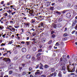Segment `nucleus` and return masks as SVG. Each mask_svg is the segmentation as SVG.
<instances>
[{
    "label": "nucleus",
    "mask_w": 77,
    "mask_h": 77,
    "mask_svg": "<svg viewBox=\"0 0 77 77\" xmlns=\"http://www.w3.org/2000/svg\"><path fill=\"white\" fill-rule=\"evenodd\" d=\"M58 76L59 77H62V72L61 71H60L58 75Z\"/></svg>",
    "instance_id": "9"
},
{
    "label": "nucleus",
    "mask_w": 77,
    "mask_h": 77,
    "mask_svg": "<svg viewBox=\"0 0 77 77\" xmlns=\"http://www.w3.org/2000/svg\"><path fill=\"white\" fill-rule=\"evenodd\" d=\"M26 45H30V41L26 42Z\"/></svg>",
    "instance_id": "11"
},
{
    "label": "nucleus",
    "mask_w": 77,
    "mask_h": 77,
    "mask_svg": "<svg viewBox=\"0 0 77 77\" xmlns=\"http://www.w3.org/2000/svg\"><path fill=\"white\" fill-rule=\"evenodd\" d=\"M4 1H2L1 2V4H2V5H4Z\"/></svg>",
    "instance_id": "51"
},
{
    "label": "nucleus",
    "mask_w": 77,
    "mask_h": 77,
    "mask_svg": "<svg viewBox=\"0 0 77 77\" xmlns=\"http://www.w3.org/2000/svg\"><path fill=\"white\" fill-rule=\"evenodd\" d=\"M26 57L28 60H29V59H30V57H31V55L29 54L27 55Z\"/></svg>",
    "instance_id": "10"
},
{
    "label": "nucleus",
    "mask_w": 77,
    "mask_h": 77,
    "mask_svg": "<svg viewBox=\"0 0 77 77\" xmlns=\"http://www.w3.org/2000/svg\"><path fill=\"white\" fill-rule=\"evenodd\" d=\"M46 3L47 4V6H49L50 5V3L49 2H47Z\"/></svg>",
    "instance_id": "12"
},
{
    "label": "nucleus",
    "mask_w": 77,
    "mask_h": 77,
    "mask_svg": "<svg viewBox=\"0 0 77 77\" xmlns=\"http://www.w3.org/2000/svg\"><path fill=\"white\" fill-rule=\"evenodd\" d=\"M5 35H6V34H5L4 35H2V37H3L4 38H5Z\"/></svg>",
    "instance_id": "38"
},
{
    "label": "nucleus",
    "mask_w": 77,
    "mask_h": 77,
    "mask_svg": "<svg viewBox=\"0 0 77 77\" xmlns=\"http://www.w3.org/2000/svg\"><path fill=\"white\" fill-rule=\"evenodd\" d=\"M45 68H48V66L47 65H45Z\"/></svg>",
    "instance_id": "35"
},
{
    "label": "nucleus",
    "mask_w": 77,
    "mask_h": 77,
    "mask_svg": "<svg viewBox=\"0 0 77 77\" xmlns=\"http://www.w3.org/2000/svg\"><path fill=\"white\" fill-rule=\"evenodd\" d=\"M67 69L68 72H71L70 70L69 69V66H67Z\"/></svg>",
    "instance_id": "13"
},
{
    "label": "nucleus",
    "mask_w": 77,
    "mask_h": 77,
    "mask_svg": "<svg viewBox=\"0 0 77 77\" xmlns=\"http://www.w3.org/2000/svg\"><path fill=\"white\" fill-rule=\"evenodd\" d=\"M75 30H73V31H72V34H74V33H75Z\"/></svg>",
    "instance_id": "41"
},
{
    "label": "nucleus",
    "mask_w": 77,
    "mask_h": 77,
    "mask_svg": "<svg viewBox=\"0 0 77 77\" xmlns=\"http://www.w3.org/2000/svg\"><path fill=\"white\" fill-rule=\"evenodd\" d=\"M41 54H41V53H38L37 55H38V56H40L41 55Z\"/></svg>",
    "instance_id": "48"
},
{
    "label": "nucleus",
    "mask_w": 77,
    "mask_h": 77,
    "mask_svg": "<svg viewBox=\"0 0 77 77\" xmlns=\"http://www.w3.org/2000/svg\"><path fill=\"white\" fill-rule=\"evenodd\" d=\"M74 71H75V68H73V69H72V71L70 72H74Z\"/></svg>",
    "instance_id": "30"
},
{
    "label": "nucleus",
    "mask_w": 77,
    "mask_h": 77,
    "mask_svg": "<svg viewBox=\"0 0 77 77\" xmlns=\"http://www.w3.org/2000/svg\"><path fill=\"white\" fill-rule=\"evenodd\" d=\"M3 60H4L5 62H6V63H8V62L9 63L11 62V59L9 58H5L3 59Z\"/></svg>",
    "instance_id": "2"
},
{
    "label": "nucleus",
    "mask_w": 77,
    "mask_h": 77,
    "mask_svg": "<svg viewBox=\"0 0 77 77\" xmlns=\"http://www.w3.org/2000/svg\"><path fill=\"white\" fill-rule=\"evenodd\" d=\"M66 56L65 55H63V57L64 62H66Z\"/></svg>",
    "instance_id": "7"
},
{
    "label": "nucleus",
    "mask_w": 77,
    "mask_h": 77,
    "mask_svg": "<svg viewBox=\"0 0 77 77\" xmlns=\"http://www.w3.org/2000/svg\"><path fill=\"white\" fill-rule=\"evenodd\" d=\"M62 70H63V71H65V66H63L62 68Z\"/></svg>",
    "instance_id": "21"
},
{
    "label": "nucleus",
    "mask_w": 77,
    "mask_h": 77,
    "mask_svg": "<svg viewBox=\"0 0 77 77\" xmlns=\"http://www.w3.org/2000/svg\"><path fill=\"white\" fill-rule=\"evenodd\" d=\"M4 29L3 26H0V29H1V30H2V29Z\"/></svg>",
    "instance_id": "20"
},
{
    "label": "nucleus",
    "mask_w": 77,
    "mask_h": 77,
    "mask_svg": "<svg viewBox=\"0 0 77 77\" xmlns=\"http://www.w3.org/2000/svg\"><path fill=\"white\" fill-rule=\"evenodd\" d=\"M51 42H52V40H51L48 42V43L49 44H51Z\"/></svg>",
    "instance_id": "25"
},
{
    "label": "nucleus",
    "mask_w": 77,
    "mask_h": 77,
    "mask_svg": "<svg viewBox=\"0 0 77 77\" xmlns=\"http://www.w3.org/2000/svg\"><path fill=\"white\" fill-rule=\"evenodd\" d=\"M41 41L42 42L44 43V42H45V41H46V38H42L41 39Z\"/></svg>",
    "instance_id": "6"
},
{
    "label": "nucleus",
    "mask_w": 77,
    "mask_h": 77,
    "mask_svg": "<svg viewBox=\"0 0 77 77\" xmlns=\"http://www.w3.org/2000/svg\"><path fill=\"white\" fill-rule=\"evenodd\" d=\"M54 33V31H51V34L52 35V34L53 33Z\"/></svg>",
    "instance_id": "62"
},
{
    "label": "nucleus",
    "mask_w": 77,
    "mask_h": 77,
    "mask_svg": "<svg viewBox=\"0 0 77 77\" xmlns=\"http://www.w3.org/2000/svg\"><path fill=\"white\" fill-rule=\"evenodd\" d=\"M9 43L10 44H12V41H11V42H9Z\"/></svg>",
    "instance_id": "60"
},
{
    "label": "nucleus",
    "mask_w": 77,
    "mask_h": 77,
    "mask_svg": "<svg viewBox=\"0 0 77 77\" xmlns=\"http://www.w3.org/2000/svg\"><path fill=\"white\" fill-rule=\"evenodd\" d=\"M31 30H33V32H34V31H35V29H34L33 28H32L31 29Z\"/></svg>",
    "instance_id": "56"
},
{
    "label": "nucleus",
    "mask_w": 77,
    "mask_h": 77,
    "mask_svg": "<svg viewBox=\"0 0 77 77\" xmlns=\"http://www.w3.org/2000/svg\"><path fill=\"white\" fill-rule=\"evenodd\" d=\"M32 60H36V59L35 58V57H32Z\"/></svg>",
    "instance_id": "24"
},
{
    "label": "nucleus",
    "mask_w": 77,
    "mask_h": 77,
    "mask_svg": "<svg viewBox=\"0 0 77 77\" xmlns=\"http://www.w3.org/2000/svg\"><path fill=\"white\" fill-rule=\"evenodd\" d=\"M33 14V11H32L31 13V15H32V16H34V15Z\"/></svg>",
    "instance_id": "36"
},
{
    "label": "nucleus",
    "mask_w": 77,
    "mask_h": 77,
    "mask_svg": "<svg viewBox=\"0 0 77 77\" xmlns=\"http://www.w3.org/2000/svg\"><path fill=\"white\" fill-rule=\"evenodd\" d=\"M23 24L24 26H29V23H24Z\"/></svg>",
    "instance_id": "16"
},
{
    "label": "nucleus",
    "mask_w": 77,
    "mask_h": 77,
    "mask_svg": "<svg viewBox=\"0 0 77 77\" xmlns=\"http://www.w3.org/2000/svg\"><path fill=\"white\" fill-rule=\"evenodd\" d=\"M7 56V55H8V54H7V53H5V54H3V56H5V55Z\"/></svg>",
    "instance_id": "37"
},
{
    "label": "nucleus",
    "mask_w": 77,
    "mask_h": 77,
    "mask_svg": "<svg viewBox=\"0 0 77 77\" xmlns=\"http://www.w3.org/2000/svg\"><path fill=\"white\" fill-rule=\"evenodd\" d=\"M67 39H68L67 38H66V37L64 38H62V40L63 41H66V40H67Z\"/></svg>",
    "instance_id": "18"
},
{
    "label": "nucleus",
    "mask_w": 77,
    "mask_h": 77,
    "mask_svg": "<svg viewBox=\"0 0 77 77\" xmlns=\"http://www.w3.org/2000/svg\"><path fill=\"white\" fill-rule=\"evenodd\" d=\"M19 26H14V27H15V28H16V29H17V28H18V27H19Z\"/></svg>",
    "instance_id": "55"
},
{
    "label": "nucleus",
    "mask_w": 77,
    "mask_h": 77,
    "mask_svg": "<svg viewBox=\"0 0 77 77\" xmlns=\"http://www.w3.org/2000/svg\"><path fill=\"white\" fill-rule=\"evenodd\" d=\"M40 58H41L40 57H38L37 58V60H39L40 59Z\"/></svg>",
    "instance_id": "40"
},
{
    "label": "nucleus",
    "mask_w": 77,
    "mask_h": 77,
    "mask_svg": "<svg viewBox=\"0 0 77 77\" xmlns=\"http://www.w3.org/2000/svg\"><path fill=\"white\" fill-rule=\"evenodd\" d=\"M53 27L54 28H55V29H56V28L57 27V26L56 24L54 25Z\"/></svg>",
    "instance_id": "23"
},
{
    "label": "nucleus",
    "mask_w": 77,
    "mask_h": 77,
    "mask_svg": "<svg viewBox=\"0 0 77 77\" xmlns=\"http://www.w3.org/2000/svg\"><path fill=\"white\" fill-rule=\"evenodd\" d=\"M61 26H62V24L60 23H59L58 24V27H61Z\"/></svg>",
    "instance_id": "31"
},
{
    "label": "nucleus",
    "mask_w": 77,
    "mask_h": 77,
    "mask_svg": "<svg viewBox=\"0 0 77 77\" xmlns=\"http://www.w3.org/2000/svg\"><path fill=\"white\" fill-rule=\"evenodd\" d=\"M42 50L41 49H40L38 50V53H41V52H42Z\"/></svg>",
    "instance_id": "27"
},
{
    "label": "nucleus",
    "mask_w": 77,
    "mask_h": 77,
    "mask_svg": "<svg viewBox=\"0 0 77 77\" xmlns=\"http://www.w3.org/2000/svg\"><path fill=\"white\" fill-rule=\"evenodd\" d=\"M32 50L33 51H36V47H34L32 48Z\"/></svg>",
    "instance_id": "17"
},
{
    "label": "nucleus",
    "mask_w": 77,
    "mask_h": 77,
    "mask_svg": "<svg viewBox=\"0 0 77 77\" xmlns=\"http://www.w3.org/2000/svg\"><path fill=\"white\" fill-rule=\"evenodd\" d=\"M4 77H8V75H5Z\"/></svg>",
    "instance_id": "64"
},
{
    "label": "nucleus",
    "mask_w": 77,
    "mask_h": 77,
    "mask_svg": "<svg viewBox=\"0 0 77 77\" xmlns=\"http://www.w3.org/2000/svg\"><path fill=\"white\" fill-rule=\"evenodd\" d=\"M29 37H27L26 38V40H29Z\"/></svg>",
    "instance_id": "63"
},
{
    "label": "nucleus",
    "mask_w": 77,
    "mask_h": 77,
    "mask_svg": "<svg viewBox=\"0 0 77 77\" xmlns=\"http://www.w3.org/2000/svg\"><path fill=\"white\" fill-rule=\"evenodd\" d=\"M54 37H55V35L53 34L52 35V38H54Z\"/></svg>",
    "instance_id": "49"
},
{
    "label": "nucleus",
    "mask_w": 77,
    "mask_h": 77,
    "mask_svg": "<svg viewBox=\"0 0 77 77\" xmlns=\"http://www.w3.org/2000/svg\"><path fill=\"white\" fill-rule=\"evenodd\" d=\"M21 50L23 53H25L26 51V48H23Z\"/></svg>",
    "instance_id": "8"
},
{
    "label": "nucleus",
    "mask_w": 77,
    "mask_h": 77,
    "mask_svg": "<svg viewBox=\"0 0 77 77\" xmlns=\"http://www.w3.org/2000/svg\"><path fill=\"white\" fill-rule=\"evenodd\" d=\"M56 45H59V43H58V42H57L56 44Z\"/></svg>",
    "instance_id": "59"
},
{
    "label": "nucleus",
    "mask_w": 77,
    "mask_h": 77,
    "mask_svg": "<svg viewBox=\"0 0 77 77\" xmlns=\"http://www.w3.org/2000/svg\"><path fill=\"white\" fill-rule=\"evenodd\" d=\"M40 74V72H35V75H37L38 74Z\"/></svg>",
    "instance_id": "14"
},
{
    "label": "nucleus",
    "mask_w": 77,
    "mask_h": 77,
    "mask_svg": "<svg viewBox=\"0 0 77 77\" xmlns=\"http://www.w3.org/2000/svg\"><path fill=\"white\" fill-rule=\"evenodd\" d=\"M64 36H68V34L66 33H65L63 35Z\"/></svg>",
    "instance_id": "29"
},
{
    "label": "nucleus",
    "mask_w": 77,
    "mask_h": 77,
    "mask_svg": "<svg viewBox=\"0 0 77 77\" xmlns=\"http://www.w3.org/2000/svg\"><path fill=\"white\" fill-rule=\"evenodd\" d=\"M21 43L22 44H25V42L24 41H22L21 42Z\"/></svg>",
    "instance_id": "43"
},
{
    "label": "nucleus",
    "mask_w": 77,
    "mask_h": 77,
    "mask_svg": "<svg viewBox=\"0 0 77 77\" xmlns=\"http://www.w3.org/2000/svg\"><path fill=\"white\" fill-rule=\"evenodd\" d=\"M9 74H12V71H10L9 72Z\"/></svg>",
    "instance_id": "39"
},
{
    "label": "nucleus",
    "mask_w": 77,
    "mask_h": 77,
    "mask_svg": "<svg viewBox=\"0 0 77 77\" xmlns=\"http://www.w3.org/2000/svg\"><path fill=\"white\" fill-rule=\"evenodd\" d=\"M75 30H77V24L76 25V26L75 27Z\"/></svg>",
    "instance_id": "42"
},
{
    "label": "nucleus",
    "mask_w": 77,
    "mask_h": 77,
    "mask_svg": "<svg viewBox=\"0 0 77 77\" xmlns=\"http://www.w3.org/2000/svg\"><path fill=\"white\" fill-rule=\"evenodd\" d=\"M38 27L39 28H42V27H44V24L42 22H41L39 24V26H38Z\"/></svg>",
    "instance_id": "1"
},
{
    "label": "nucleus",
    "mask_w": 77,
    "mask_h": 77,
    "mask_svg": "<svg viewBox=\"0 0 77 77\" xmlns=\"http://www.w3.org/2000/svg\"><path fill=\"white\" fill-rule=\"evenodd\" d=\"M50 75L49 76V77H51L53 76L54 74L52 73V74H50Z\"/></svg>",
    "instance_id": "28"
},
{
    "label": "nucleus",
    "mask_w": 77,
    "mask_h": 77,
    "mask_svg": "<svg viewBox=\"0 0 77 77\" xmlns=\"http://www.w3.org/2000/svg\"><path fill=\"white\" fill-rule=\"evenodd\" d=\"M75 23H73L72 24V27H74V26H75Z\"/></svg>",
    "instance_id": "46"
},
{
    "label": "nucleus",
    "mask_w": 77,
    "mask_h": 77,
    "mask_svg": "<svg viewBox=\"0 0 77 77\" xmlns=\"http://www.w3.org/2000/svg\"><path fill=\"white\" fill-rule=\"evenodd\" d=\"M66 12V10H64V11L61 12V13H60V12H59L58 11H57L55 12V13L57 14H58L59 15H60L62 13L63 14H65Z\"/></svg>",
    "instance_id": "3"
},
{
    "label": "nucleus",
    "mask_w": 77,
    "mask_h": 77,
    "mask_svg": "<svg viewBox=\"0 0 77 77\" xmlns=\"http://www.w3.org/2000/svg\"><path fill=\"white\" fill-rule=\"evenodd\" d=\"M26 72H23V75H26Z\"/></svg>",
    "instance_id": "47"
},
{
    "label": "nucleus",
    "mask_w": 77,
    "mask_h": 77,
    "mask_svg": "<svg viewBox=\"0 0 77 77\" xmlns=\"http://www.w3.org/2000/svg\"><path fill=\"white\" fill-rule=\"evenodd\" d=\"M32 69V67H29V71H31Z\"/></svg>",
    "instance_id": "50"
},
{
    "label": "nucleus",
    "mask_w": 77,
    "mask_h": 77,
    "mask_svg": "<svg viewBox=\"0 0 77 77\" xmlns=\"http://www.w3.org/2000/svg\"><path fill=\"white\" fill-rule=\"evenodd\" d=\"M54 9V7H51L50 8V10H52V11H53Z\"/></svg>",
    "instance_id": "32"
},
{
    "label": "nucleus",
    "mask_w": 77,
    "mask_h": 77,
    "mask_svg": "<svg viewBox=\"0 0 77 77\" xmlns=\"http://www.w3.org/2000/svg\"><path fill=\"white\" fill-rule=\"evenodd\" d=\"M41 77H46V75H41Z\"/></svg>",
    "instance_id": "34"
},
{
    "label": "nucleus",
    "mask_w": 77,
    "mask_h": 77,
    "mask_svg": "<svg viewBox=\"0 0 77 77\" xmlns=\"http://www.w3.org/2000/svg\"><path fill=\"white\" fill-rule=\"evenodd\" d=\"M38 20L39 21H42L44 19V18H42V16H38Z\"/></svg>",
    "instance_id": "4"
},
{
    "label": "nucleus",
    "mask_w": 77,
    "mask_h": 77,
    "mask_svg": "<svg viewBox=\"0 0 77 77\" xmlns=\"http://www.w3.org/2000/svg\"><path fill=\"white\" fill-rule=\"evenodd\" d=\"M31 21L32 23H35V19H32Z\"/></svg>",
    "instance_id": "15"
},
{
    "label": "nucleus",
    "mask_w": 77,
    "mask_h": 77,
    "mask_svg": "<svg viewBox=\"0 0 77 77\" xmlns=\"http://www.w3.org/2000/svg\"><path fill=\"white\" fill-rule=\"evenodd\" d=\"M3 45H5V44L4 43H2L1 45V46H3Z\"/></svg>",
    "instance_id": "52"
},
{
    "label": "nucleus",
    "mask_w": 77,
    "mask_h": 77,
    "mask_svg": "<svg viewBox=\"0 0 77 77\" xmlns=\"http://www.w3.org/2000/svg\"><path fill=\"white\" fill-rule=\"evenodd\" d=\"M26 33H27L28 35H31V34H32V33H30V32L29 31H27Z\"/></svg>",
    "instance_id": "26"
},
{
    "label": "nucleus",
    "mask_w": 77,
    "mask_h": 77,
    "mask_svg": "<svg viewBox=\"0 0 77 77\" xmlns=\"http://www.w3.org/2000/svg\"><path fill=\"white\" fill-rule=\"evenodd\" d=\"M19 68L20 69V70H21V69H23L22 67H19Z\"/></svg>",
    "instance_id": "53"
},
{
    "label": "nucleus",
    "mask_w": 77,
    "mask_h": 77,
    "mask_svg": "<svg viewBox=\"0 0 77 77\" xmlns=\"http://www.w3.org/2000/svg\"><path fill=\"white\" fill-rule=\"evenodd\" d=\"M11 64H10V66H9V68H11V67H11Z\"/></svg>",
    "instance_id": "61"
},
{
    "label": "nucleus",
    "mask_w": 77,
    "mask_h": 77,
    "mask_svg": "<svg viewBox=\"0 0 77 77\" xmlns=\"http://www.w3.org/2000/svg\"><path fill=\"white\" fill-rule=\"evenodd\" d=\"M1 75H3V74H4V73H3V72H1Z\"/></svg>",
    "instance_id": "44"
},
{
    "label": "nucleus",
    "mask_w": 77,
    "mask_h": 77,
    "mask_svg": "<svg viewBox=\"0 0 77 77\" xmlns=\"http://www.w3.org/2000/svg\"><path fill=\"white\" fill-rule=\"evenodd\" d=\"M51 46H49L48 47L49 50H51Z\"/></svg>",
    "instance_id": "33"
},
{
    "label": "nucleus",
    "mask_w": 77,
    "mask_h": 77,
    "mask_svg": "<svg viewBox=\"0 0 77 77\" xmlns=\"http://www.w3.org/2000/svg\"><path fill=\"white\" fill-rule=\"evenodd\" d=\"M66 16L67 18H69L71 16V14L70 13H67L66 15Z\"/></svg>",
    "instance_id": "5"
},
{
    "label": "nucleus",
    "mask_w": 77,
    "mask_h": 77,
    "mask_svg": "<svg viewBox=\"0 0 77 77\" xmlns=\"http://www.w3.org/2000/svg\"><path fill=\"white\" fill-rule=\"evenodd\" d=\"M36 40V39L35 38H33L32 39V41H35Z\"/></svg>",
    "instance_id": "57"
},
{
    "label": "nucleus",
    "mask_w": 77,
    "mask_h": 77,
    "mask_svg": "<svg viewBox=\"0 0 77 77\" xmlns=\"http://www.w3.org/2000/svg\"><path fill=\"white\" fill-rule=\"evenodd\" d=\"M54 70H55V69L54 68H52L51 69V71H52V72H54Z\"/></svg>",
    "instance_id": "19"
},
{
    "label": "nucleus",
    "mask_w": 77,
    "mask_h": 77,
    "mask_svg": "<svg viewBox=\"0 0 77 77\" xmlns=\"http://www.w3.org/2000/svg\"><path fill=\"white\" fill-rule=\"evenodd\" d=\"M36 32H33L32 33V35L33 36H35V35H36Z\"/></svg>",
    "instance_id": "22"
},
{
    "label": "nucleus",
    "mask_w": 77,
    "mask_h": 77,
    "mask_svg": "<svg viewBox=\"0 0 77 77\" xmlns=\"http://www.w3.org/2000/svg\"><path fill=\"white\" fill-rule=\"evenodd\" d=\"M56 74H57V73H56V72H54V76H56Z\"/></svg>",
    "instance_id": "45"
},
{
    "label": "nucleus",
    "mask_w": 77,
    "mask_h": 77,
    "mask_svg": "<svg viewBox=\"0 0 77 77\" xmlns=\"http://www.w3.org/2000/svg\"><path fill=\"white\" fill-rule=\"evenodd\" d=\"M9 12L8 13L9 14L10 13H11V12H12V11H11V10H8Z\"/></svg>",
    "instance_id": "54"
},
{
    "label": "nucleus",
    "mask_w": 77,
    "mask_h": 77,
    "mask_svg": "<svg viewBox=\"0 0 77 77\" xmlns=\"http://www.w3.org/2000/svg\"><path fill=\"white\" fill-rule=\"evenodd\" d=\"M23 29V28L21 29V30L22 31V32H24V29Z\"/></svg>",
    "instance_id": "58"
}]
</instances>
